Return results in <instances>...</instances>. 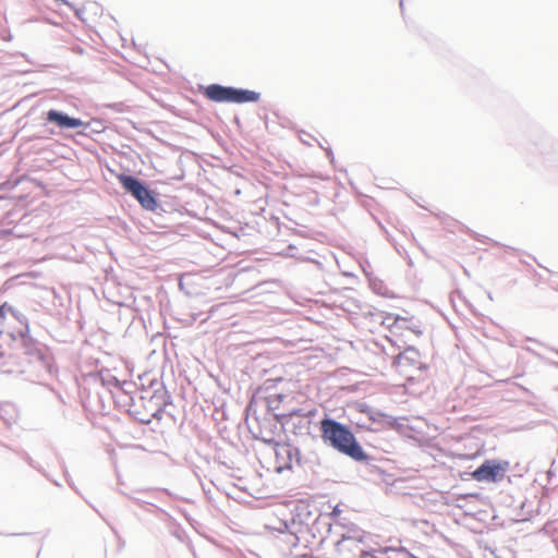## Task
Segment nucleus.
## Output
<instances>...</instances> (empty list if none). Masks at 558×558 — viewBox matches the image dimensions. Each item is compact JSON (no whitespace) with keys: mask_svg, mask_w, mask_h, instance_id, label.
Returning <instances> with one entry per match:
<instances>
[{"mask_svg":"<svg viewBox=\"0 0 558 558\" xmlns=\"http://www.w3.org/2000/svg\"><path fill=\"white\" fill-rule=\"evenodd\" d=\"M320 430L324 440L328 441L339 452L356 461H363L367 458L355 436L345 425L331 418H325L320 422Z\"/></svg>","mask_w":558,"mask_h":558,"instance_id":"nucleus-1","label":"nucleus"},{"mask_svg":"<svg viewBox=\"0 0 558 558\" xmlns=\"http://www.w3.org/2000/svg\"><path fill=\"white\" fill-rule=\"evenodd\" d=\"M381 324L385 325L391 335V341L399 348L407 351L412 349L410 344L413 337L418 338L423 335L422 324L413 317H401L392 314H386Z\"/></svg>","mask_w":558,"mask_h":558,"instance_id":"nucleus-2","label":"nucleus"},{"mask_svg":"<svg viewBox=\"0 0 558 558\" xmlns=\"http://www.w3.org/2000/svg\"><path fill=\"white\" fill-rule=\"evenodd\" d=\"M203 95L215 102H255L259 99V94L254 90L226 87L219 84H211L205 87Z\"/></svg>","mask_w":558,"mask_h":558,"instance_id":"nucleus-3","label":"nucleus"},{"mask_svg":"<svg viewBox=\"0 0 558 558\" xmlns=\"http://www.w3.org/2000/svg\"><path fill=\"white\" fill-rule=\"evenodd\" d=\"M27 331L28 324L23 314L8 303L0 305V332H5L11 337H23Z\"/></svg>","mask_w":558,"mask_h":558,"instance_id":"nucleus-4","label":"nucleus"},{"mask_svg":"<svg viewBox=\"0 0 558 558\" xmlns=\"http://www.w3.org/2000/svg\"><path fill=\"white\" fill-rule=\"evenodd\" d=\"M117 179L123 189L136 198L142 207L149 210H154L157 207L156 198L153 196L151 192L148 191L137 179L123 173L118 174Z\"/></svg>","mask_w":558,"mask_h":558,"instance_id":"nucleus-5","label":"nucleus"},{"mask_svg":"<svg viewBox=\"0 0 558 558\" xmlns=\"http://www.w3.org/2000/svg\"><path fill=\"white\" fill-rule=\"evenodd\" d=\"M509 470V462L506 460H486L475 471L472 477L477 482H499Z\"/></svg>","mask_w":558,"mask_h":558,"instance_id":"nucleus-6","label":"nucleus"},{"mask_svg":"<svg viewBox=\"0 0 558 558\" xmlns=\"http://www.w3.org/2000/svg\"><path fill=\"white\" fill-rule=\"evenodd\" d=\"M46 119L48 122L54 123L61 129H76L84 124L82 120L69 117L68 114L54 109L47 112Z\"/></svg>","mask_w":558,"mask_h":558,"instance_id":"nucleus-7","label":"nucleus"},{"mask_svg":"<svg viewBox=\"0 0 558 558\" xmlns=\"http://www.w3.org/2000/svg\"><path fill=\"white\" fill-rule=\"evenodd\" d=\"M263 441H265L267 444L275 445V451H276L277 458H279V457H286L287 458V461L278 464L277 470L279 472H281L284 469H290L291 468V449H290L289 446L279 444L276 440V438L272 437V436L271 437H263Z\"/></svg>","mask_w":558,"mask_h":558,"instance_id":"nucleus-8","label":"nucleus"},{"mask_svg":"<svg viewBox=\"0 0 558 558\" xmlns=\"http://www.w3.org/2000/svg\"><path fill=\"white\" fill-rule=\"evenodd\" d=\"M23 344L26 349V353L36 359H43V352L35 347L34 341L31 338H23Z\"/></svg>","mask_w":558,"mask_h":558,"instance_id":"nucleus-9","label":"nucleus"},{"mask_svg":"<svg viewBox=\"0 0 558 558\" xmlns=\"http://www.w3.org/2000/svg\"><path fill=\"white\" fill-rule=\"evenodd\" d=\"M404 360H405L404 354H402V353L399 354L398 357H397V361H396L397 365L401 366Z\"/></svg>","mask_w":558,"mask_h":558,"instance_id":"nucleus-10","label":"nucleus"}]
</instances>
